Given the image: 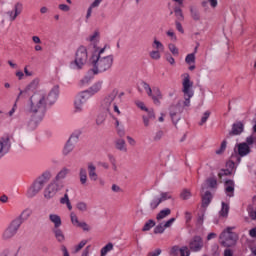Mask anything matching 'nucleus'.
Returning a JSON list of instances; mask_svg holds the SVG:
<instances>
[{"label":"nucleus","instance_id":"52","mask_svg":"<svg viewBox=\"0 0 256 256\" xmlns=\"http://www.w3.org/2000/svg\"><path fill=\"white\" fill-rule=\"evenodd\" d=\"M163 135H165V133L163 132V130L157 131L154 135L153 140L154 141H161V139H163Z\"/></svg>","mask_w":256,"mask_h":256},{"label":"nucleus","instance_id":"15","mask_svg":"<svg viewBox=\"0 0 256 256\" xmlns=\"http://www.w3.org/2000/svg\"><path fill=\"white\" fill-rule=\"evenodd\" d=\"M69 173H71V169L67 168V167H63L55 176L54 181L56 183H62L61 181H63V179H66V177L69 175Z\"/></svg>","mask_w":256,"mask_h":256},{"label":"nucleus","instance_id":"35","mask_svg":"<svg viewBox=\"0 0 256 256\" xmlns=\"http://www.w3.org/2000/svg\"><path fill=\"white\" fill-rule=\"evenodd\" d=\"M79 175L81 184L85 185V183H87V170H85V168H81Z\"/></svg>","mask_w":256,"mask_h":256},{"label":"nucleus","instance_id":"36","mask_svg":"<svg viewBox=\"0 0 256 256\" xmlns=\"http://www.w3.org/2000/svg\"><path fill=\"white\" fill-rule=\"evenodd\" d=\"M76 209H78V211H81V213H85V211L89 210V207L87 206V203L81 201L76 204Z\"/></svg>","mask_w":256,"mask_h":256},{"label":"nucleus","instance_id":"44","mask_svg":"<svg viewBox=\"0 0 256 256\" xmlns=\"http://www.w3.org/2000/svg\"><path fill=\"white\" fill-rule=\"evenodd\" d=\"M151 59H154L155 61H159L161 59V51L154 50L150 52Z\"/></svg>","mask_w":256,"mask_h":256},{"label":"nucleus","instance_id":"11","mask_svg":"<svg viewBox=\"0 0 256 256\" xmlns=\"http://www.w3.org/2000/svg\"><path fill=\"white\" fill-rule=\"evenodd\" d=\"M181 113H183V105L181 104V102H177L176 104H172L170 106V117L175 127H177L178 121L181 120V118H176V117Z\"/></svg>","mask_w":256,"mask_h":256},{"label":"nucleus","instance_id":"62","mask_svg":"<svg viewBox=\"0 0 256 256\" xmlns=\"http://www.w3.org/2000/svg\"><path fill=\"white\" fill-rule=\"evenodd\" d=\"M103 0H94V2L90 5L91 9H95V7H99Z\"/></svg>","mask_w":256,"mask_h":256},{"label":"nucleus","instance_id":"40","mask_svg":"<svg viewBox=\"0 0 256 256\" xmlns=\"http://www.w3.org/2000/svg\"><path fill=\"white\" fill-rule=\"evenodd\" d=\"M209 117H211V111H206L203 114V116H202L200 122L198 123V125H200V126L205 125V123H207V119H209Z\"/></svg>","mask_w":256,"mask_h":256},{"label":"nucleus","instance_id":"19","mask_svg":"<svg viewBox=\"0 0 256 256\" xmlns=\"http://www.w3.org/2000/svg\"><path fill=\"white\" fill-rule=\"evenodd\" d=\"M0 147V153H3V151L7 153V151H9V149L11 148V142H9V137H3L0 139Z\"/></svg>","mask_w":256,"mask_h":256},{"label":"nucleus","instance_id":"18","mask_svg":"<svg viewBox=\"0 0 256 256\" xmlns=\"http://www.w3.org/2000/svg\"><path fill=\"white\" fill-rule=\"evenodd\" d=\"M31 215H33V210L27 208L14 221H20V225H23V221H27Z\"/></svg>","mask_w":256,"mask_h":256},{"label":"nucleus","instance_id":"12","mask_svg":"<svg viewBox=\"0 0 256 256\" xmlns=\"http://www.w3.org/2000/svg\"><path fill=\"white\" fill-rule=\"evenodd\" d=\"M190 251L197 253L203 249V238L201 236H194L189 243Z\"/></svg>","mask_w":256,"mask_h":256},{"label":"nucleus","instance_id":"63","mask_svg":"<svg viewBox=\"0 0 256 256\" xmlns=\"http://www.w3.org/2000/svg\"><path fill=\"white\" fill-rule=\"evenodd\" d=\"M159 255H161V249H156L155 251H153V252H149L148 253V256H159Z\"/></svg>","mask_w":256,"mask_h":256},{"label":"nucleus","instance_id":"21","mask_svg":"<svg viewBox=\"0 0 256 256\" xmlns=\"http://www.w3.org/2000/svg\"><path fill=\"white\" fill-rule=\"evenodd\" d=\"M169 215H171V209L165 208L156 215V220L163 221V219H166V217H169Z\"/></svg>","mask_w":256,"mask_h":256},{"label":"nucleus","instance_id":"29","mask_svg":"<svg viewBox=\"0 0 256 256\" xmlns=\"http://www.w3.org/2000/svg\"><path fill=\"white\" fill-rule=\"evenodd\" d=\"M220 217H227L229 215V204L222 202V208L219 212Z\"/></svg>","mask_w":256,"mask_h":256},{"label":"nucleus","instance_id":"33","mask_svg":"<svg viewBox=\"0 0 256 256\" xmlns=\"http://www.w3.org/2000/svg\"><path fill=\"white\" fill-rule=\"evenodd\" d=\"M155 222L153 219L148 220L145 224L144 227L142 228V231H151V229H153V227H155Z\"/></svg>","mask_w":256,"mask_h":256},{"label":"nucleus","instance_id":"58","mask_svg":"<svg viewBox=\"0 0 256 256\" xmlns=\"http://www.w3.org/2000/svg\"><path fill=\"white\" fill-rule=\"evenodd\" d=\"M58 9H60V11H64L65 13H67V11H70L71 8L69 7V5L67 4H60L58 6Z\"/></svg>","mask_w":256,"mask_h":256},{"label":"nucleus","instance_id":"48","mask_svg":"<svg viewBox=\"0 0 256 256\" xmlns=\"http://www.w3.org/2000/svg\"><path fill=\"white\" fill-rule=\"evenodd\" d=\"M89 97H91V94L88 92V90L82 92L79 96L78 99H81L82 101H87V99H89Z\"/></svg>","mask_w":256,"mask_h":256},{"label":"nucleus","instance_id":"60","mask_svg":"<svg viewBox=\"0 0 256 256\" xmlns=\"http://www.w3.org/2000/svg\"><path fill=\"white\" fill-rule=\"evenodd\" d=\"M166 35H168V37H171L172 41H177V36L175 35V32H173L172 30L167 31Z\"/></svg>","mask_w":256,"mask_h":256},{"label":"nucleus","instance_id":"57","mask_svg":"<svg viewBox=\"0 0 256 256\" xmlns=\"http://www.w3.org/2000/svg\"><path fill=\"white\" fill-rule=\"evenodd\" d=\"M176 29L179 31V33H185V30L183 29V26L181 25V22L179 20L175 21Z\"/></svg>","mask_w":256,"mask_h":256},{"label":"nucleus","instance_id":"4","mask_svg":"<svg viewBox=\"0 0 256 256\" xmlns=\"http://www.w3.org/2000/svg\"><path fill=\"white\" fill-rule=\"evenodd\" d=\"M235 227H227L219 236V240L223 247H234L237 244L239 236L233 232Z\"/></svg>","mask_w":256,"mask_h":256},{"label":"nucleus","instance_id":"61","mask_svg":"<svg viewBox=\"0 0 256 256\" xmlns=\"http://www.w3.org/2000/svg\"><path fill=\"white\" fill-rule=\"evenodd\" d=\"M179 246H173L170 251V255L176 256L177 252L180 251Z\"/></svg>","mask_w":256,"mask_h":256},{"label":"nucleus","instance_id":"32","mask_svg":"<svg viewBox=\"0 0 256 256\" xmlns=\"http://www.w3.org/2000/svg\"><path fill=\"white\" fill-rule=\"evenodd\" d=\"M190 13H191V17L192 19H194V21H199V19H201V15L199 14V10L194 8V7H190Z\"/></svg>","mask_w":256,"mask_h":256},{"label":"nucleus","instance_id":"13","mask_svg":"<svg viewBox=\"0 0 256 256\" xmlns=\"http://www.w3.org/2000/svg\"><path fill=\"white\" fill-rule=\"evenodd\" d=\"M238 149V155L240 157H247L249 153H251V147H249V144L247 142H242L237 144Z\"/></svg>","mask_w":256,"mask_h":256},{"label":"nucleus","instance_id":"41","mask_svg":"<svg viewBox=\"0 0 256 256\" xmlns=\"http://www.w3.org/2000/svg\"><path fill=\"white\" fill-rule=\"evenodd\" d=\"M162 233H165V225L164 224H158L154 228V234L155 235H161Z\"/></svg>","mask_w":256,"mask_h":256},{"label":"nucleus","instance_id":"5","mask_svg":"<svg viewBox=\"0 0 256 256\" xmlns=\"http://www.w3.org/2000/svg\"><path fill=\"white\" fill-rule=\"evenodd\" d=\"M183 85V93L185 97L184 106L189 107L191 103V97H193V90L191 88L193 87V82H191V77L189 74H184V79L182 82Z\"/></svg>","mask_w":256,"mask_h":256},{"label":"nucleus","instance_id":"6","mask_svg":"<svg viewBox=\"0 0 256 256\" xmlns=\"http://www.w3.org/2000/svg\"><path fill=\"white\" fill-rule=\"evenodd\" d=\"M87 59H89L87 48L80 46L76 51L75 59L72 65H74L76 69H83V66L87 63Z\"/></svg>","mask_w":256,"mask_h":256},{"label":"nucleus","instance_id":"49","mask_svg":"<svg viewBox=\"0 0 256 256\" xmlns=\"http://www.w3.org/2000/svg\"><path fill=\"white\" fill-rule=\"evenodd\" d=\"M87 245V240H82L76 247L74 253H79Z\"/></svg>","mask_w":256,"mask_h":256},{"label":"nucleus","instance_id":"7","mask_svg":"<svg viewBox=\"0 0 256 256\" xmlns=\"http://www.w3.org/2000/svg\"><path fill=\"white\" fill-rule=\"evenodd\" d=\"M117 95H119V90L114 89L104 98L101 104L102 111H105V113H111L113 111V107L116 105L115 99H117Z\"/></svg>","mask_w":256,"mask_h":256},{"label":"nucleus","instance_id":"24","mask_svg":"<svg viewBox=\"0 0 256 256\" xmlns=\"http://www.w3.org/2000/svg\"><path fill=\"white\" fill-rule=\"evenodd\" d=\"M96 167L95 165H93V163H89L88 164V173H89V177L90 179H92V181H97V172L96 171Z\"/></svg>","mask_w":256,"mask_h":256},{"label":"nucleus","instance_id":"30","mask_svg":"<svg viewBox=\"0 0 256 256\" xmlns=\"http://www.w3.org/2000/svg\"><path fill=\"white\" fill-rule=\"evenodd\" d=\"M153 49H156V51H165V46H163V43L161 41L154 38V41L152 43Z\"/></svg>","mask_w":256,"mask_h":256},{"label":"nucleus","instance_id":"43","mask_svg":"<svg viewBox=\"0 0 256 256\" xmlns=\"http://www.w3.org/2000/svg\"><path fill=\"white\" fill-rule=\"evenodd\" d=\"M206 183L210 189H216L217 188V179L215 178H208L206 180Z\"/></svg>","mask_w":256,"mask_h":256},{"label":"nucleus","instance_id":"54","mask_svg":"<svg viewBox=\"0 0 256 256\" xmlns=\"http://www.w3.org/2000/svg\"><path fill=\"white\" fill-rule=\"evenodd\" d=\"M78 227L83 229V231H91V228L89 227V224L87 222L78 223Z\"/></svg>","mask_w":256,"mask_h":256},{"label":"nucleus","instance_id":"8","mask_svg":"<svg viewBox=\"0 0 256 256\" xmlns=\"http://www.w3.org/2000/svg\"><path fill=\"white\" fill-rule=\"evenodd\" d=\"M63 188V182H51L46 189L44 190L45 199H53L57 195L58 191H61Z\"/></svg>","mask_w":256,"mask_h":256},{"label":"nucleus","instance_id":"14","mask_svg":"<svg viewBox=\"0 0 256 256\" xmlns=\"http://www.w3.org/2000/svg\"><path fill=\"white\" fill-rule=\"evenodd\" d=\"M244 128H245V125L243 124V122L234 123L232 125V131L229 132V134L227 135V138L231 137V135H241Z\"/></svg>","mask_w":256,"mask_h":256},{"label":"nucleus","instance_id":"10","mask_svg":"<svg viewBox=\"0 0 256 256\" xmlns=\"http://www.w3.org/2000/svg\"><path fill=\"white\" fill-rule=\"evenodd\" d=\"M19 227H21V221H12L8 228L3 232V239H11L12 237H15L17 231H19Z\"/></svg>","mask_w":256,"mask_h":256},{"label":"nucleus","instance_id":"51","mask_svg":"<svg viewBox=\"0 0 256 256\" xmlns=\"http://www.w3.org/2000/svg\"><path fill=\"white\" fill-rule=\"evenodd\" d=\"M105 114H100L97 116L96 118V125L100 126V125H103V123H105Z\"/></svg>","mask_w":256,"mask_h":256},{"label":"nucleus","instance_id":"23","mask_svg":"<svg viewBox=\"0 0 256 256\" xmlns=\"http://www.w3.org/2000/svg\"><path fill=\"white\" fill-rule=\"evenodd\" d=\"M53 233L55 235V238L59 243H63L65 241V234H63V230L59 228H54Z\"/></svg>","mask_w":256,"mask_h":256},{"label":"nucleus","instance_id":"42","mask_svg":"<svg viewBox=\"0 0 256 256\" xmlns=\"http://www.w3.org/2000/svg\"><path fill=\"white\" fill-rule=\"evenodd\" d=\"M70 219H71L72 225H74L75 227H78L79 223H81L79 222V218L77 217V214L74 212H71Z\"/></svg>","mask_w":256,"mask_h":256},{"label":"nucleus","instance_id":"2","mask_svg":"<svg viewBox=\"0 0 256 256\" xmlns=\"http://www.w3.org/2000/svg\"><path fill=\"white\" fill-rule=\"evenodd\" d=\"M106 49L107 46H104L99 50H95L90 57V65L94 75L109 71V69L113 67V55L103 56Z\"/></svg>","mask_w":256,"mask_h":256},{"label":"nucleus","instance_id":"28","mask_svg":"<svg viewBox=\"0 0 256 256\" xmlns=\"http://www.w3.org/2000/svg\"><path fill=\"white\" fill-rule=\"evenodd\" d=\"M113 243L109 242L106 246H104L101 251H100V255L101 256H105L107 255L110 251H113Z\"/></svg>","mask_w":256,"mask_h":256},{"label":"nucleus","instance_id":"46","mask_svg":"<svg viewBox=\"0 0 256 256\" xmlns=\"http://www.w3.org/2000/svg\"><path fill=\"white\" fill-rule=\"evenodd\" d=\"M181 199H183L184 201H187V199H189L191 197V191L184 189L181 194H180Z\"/></svg>","mask_w":256,"mask_h":256},{"label":"nucleus","instance_id":"39","mask_svg":"<svg viewBox=\"0 0 256 256\" xmlns=\"http://www.w3.org/2000/svg\"><path fill=\"white\" fill-rule=\"evenodd\" d=\"M83 103H85V101H83L81 98H77L74 102L75 110L76 111H82L83 110Z\"/></svg>","mask_w":256,"mask_h":256},{"label":"nucleus","instance_id":"34","mask_svg":"<svg viewBox=\"0 0 256 256\" xmlns=\"http://www.w3.org/2000/svg\"><path fill=\"white\" fill-rule=\"evenodd\" d=\"M91 95H95V93H99L101 91V83L94 84L89 90H87Z\"/></svg>","mask_w":256,"mask_h":256},{"label":"nucleus","instance_id":"59","mask_svg":"<svg viewBox=\"0 0 256 256\" xmlns=\"http://www.w3.org/2000/svg\"><path fill=\"white\" fill-rule=\"evenodd\" d=\"M173 223H175V218H171L168 221H166L164 224L165 229H168V227H171Z\"/></svg>","mask_w":256,"mask_h":256},{"label":"nucleus","instance_id":"45","mask_svg":"<svg viewBox=\"0 0 256 256\" xmlns=\"http://www.w3.org/2000/svg\"><path fill=\"white\" fill-rule=\"evenodd\" d=\"M168 49L172 53V55H174V57H177L179 55V49L177 48V46H175V44H169Z\"/></svg>","mask_w":256,"mask_h":256},{"label":"nucleus","instance_id":"53","mask_svg":"<svg viewBox=\"0 0 256 256\" xmlns=\"http://www.w3.org/2000/svg\"><path fill=\"white\" fill-rule=\"evenodd\" d=\"M180 255L181 256H189L191 255V252H189V248L187 246H184L180 248Z\"/></svg>","mask_w":256,"mask_h":256},{"label":"nucleus","instance_id":"31","mask_svg":"<svg viewBox=\"0 0 256 256\" xmlns=\"http://www.w3.org/2000/svg\"><path fill=\"white\" fill-rule=\"evenodd\" d=\"M175 17L177 18L176 21H184L185 16H183V10L181 8L176 7L174 8Z\"/></svg>","mask_w":256,"mask_h":256},{"label":"nucleus","instance_id":"1","mask_svg":"<svg viewBox=\"0 0 256 256\" xmlns=\"http://www.w3.org/2000/svg\"><path fill=\"white\" fill-rule=\"evenodd\" d=\"M59 95V87L55 86L48 96L44 94L38 93L34 94L30 98V113L37 114L39 113L38 120L41 121L43 119V115L45 114V105L47 103L49 105H53L55 101H57V97Z\"/></svg>","mask_w":256,"mask_h":256},{"label":"nucleus","instance_id":"64","mask_svg":"<svg viewBox=\"0 0 256 256\" xmlns=\"http://www.w3.org/2000/svg\"><path fill=\"white\" fill-rule=\"evenodd\" d=\"M117 135H119V137H125V129L124 128H117Z\"/></svg>","mask_w":256,"mask_h":256},{"label":"nucleus","instance_id":"9","mask_svg":"<svg viewBox=\"0 0 256 256\" xmlns=\"http://www.w3.org/2000/svg\"><path fill=\"white\" fill-rule=\"evenodd\" d=\"M142 87L145 89L148 97H151L154 105H161V99H163V94H161V90H159V88H156V95H153V90L151 89L149 83L142 82Z\"/></svg>","mask_w":256,"mask_h":256},{"label":"nucleus","instance_id":"17","mask_svg":"<svg viewBox=\"0 0 256 256\" xmlns=\"http://www.w3.org/2000/svg\"><path fill=\"white\" fill-rule=\"evenodd\" d=\"M22 9H23V5L21 3H16L14 6L15 13L13 14V11L8 12L10 21H15V19H17V16L21 15Z\"/></svg>","mask_w":256,"mask_h":256},{"label":"nucleus","instance_id":"50","mask_svg":"<svg viewBox=\"0 0 256 256\" xmlns=\"http://www.w3.org/2000/svg\"><path fill=\"white\" fill-rule=\"evenodd\" d=\"M186 63L191 65V63H195V53L188 54L185 58Z\"/></svg>","mask_w":256,"mask_h":256},{"label":"nucleus","instance_id":"25","mask_svg":"<svg viewBox=\"0 0 256 256\" xmlns=\"http://www.w3.org/2000/svg\"><path fill=\"white\" fill-rule=\"evenodd\" d=\"M39 87V78H35L30 84L26 87V91H37Z\"/></svg>","mask_w":256,"mask_h":256},{"label":"nucleus","instance_id":"55","mask_svg":"<svg viewBox=\"0 0 256 256\" xmlns=\"http://www.w3.org/2000/svg\"><path fill=\"white\" fill-rule=\"evenodd\" d=\"M79 135H81V132H76V133H73L70 138H69V141L72 143V141L74 143H77V140L79 139Z\"/></svg>","mask_w":256,"mask_h":256},{"label":"nucleus","instance_id":"20","mask_svg":"<svg viewBox=\"0 0 256 256\" xmlns=\"http://www.w3.org/2000/svg\"><path fill=\"white\" fill-rule=\"evenodd\" d=\"M49 219H50L51 223L54 224V229H58L60 227V225L62 224L61 216H59L57 214H50Z\"/></svg>","mask_w":256,"mask_h":256},{"label":"nucleus","instance_id":"47","mask_svg":"<svg viewBox=\"0 0 256 256\" xmlns=\"http://www.w3.org/2000/svg\"><path fill=\"white\" fill-rule=\"evenodd\" d=\"M225 149H227V140H224L221 143L220 148L216 150V155H221L222 153H224Z\"/></svg>","mask_w":256,"mask_h":256},{"label":"nucleus","instance_id":"26","mask_svg":"<svg viewBox=\"0 0 256 256\" xmlns=\"http://www.w3.org/2000/svg\"><path fill=\"white\" fill-rule=\"evenodd\" d=\"M159 205H161V200L159 199V197H154L150 200L149 207L151 211H155V209H157Z\"/></svg>","mask_w":256,"mask_h":256},{"label":"nucleus","instance_id":"38","mask_svg":"<svg viewBox=\"0 0 256 256\" xmlns=\"http://www.w3.org/2000/svg\"><path fill=\"white\" fill-rule=\"evenodd\" d=\"M158 199L160 200V203H163V201H167V199H173V196H171V193L169 192H162Z\"/></svg>","mask_w":256,"mask_h":256},{"label":"nucleus","instance_id":"56","mask_svg":"<svg viewBox=\"0 0 256 256\" xmlns=\"http://www.w3.org/2000/svg\"><path fill=\"white\" fill-rule=\"evenodd\" d=\"M70 202V200H69V194H64V197H62L61 199H60V203L62 204V205H67L68 203Z\"/></svg>","mask_w":256,"mask_h":256},{"label":"nucleus","instance_id":"37","mask_svg":"<svg viewBox=\"0 0 256 256\" xmlns=\"http://www.w3.org/2000/svg\"><path fill=\"white\" fill-rule=\"evenodd\" d=\"M73 149H74L73 143L71 142V140H68V142L66 143V145L64 147L63 153L65 155H69V153H71V151H73Z\"/></svg>","mask_w":256,"mask_h":256},{"label":"nucleus","instance_id":"27","mask_svg":"<svg viewBox=\"0 0 256 256\" xmlns=\"http://www.w3.org/2000/svg\"><path fill=\"white\" fill-rule=\"evenodd\" d=\"M115 147L119 151H127V148L125 147V140L122 138H119L115 141Z\"/></svg>","mask_w":256,"mask_h":256},{"label":"nucleus","instance_id":"16","mask_svg":"<svg viewBox=\"0 0 256 256\" xmlns=\"http://www.w3.org/2000/svg\"><path fill=\"white\" fill-rule=\"evenodd\" d=\"M225 193L228 197L235 195V182H233V180H227L225 182Z\"/></svg>","mask_w":256,"mask_h":256},{"label":"nucleus","instance_id":"3","mask_svg":"<svg viewBox=\"0 0 256 256\" xmlns=\"http://www.w3.org/2000/svg\"><path fill=\"white\" fill-rule=\"evenodd\" d=\"M52 174L49 171H45L42 173L41 176H39L35 182L33 183V185L29 188L27 195L30 198L35 197V195H37L41 189H43V187H45V184L51 179Z\"/></svg>","mask_w":256,"mask_h":256},{"label":"nucleus","instance_id":"22","mask_svg":"<svg viewBox=\"0 0 256 256\" xmlns=\"http://www.w3.org/2000/svg\"><path fill=\"white\" fill-rule=\"evenodd\" d=\"M212 199L213 196L211 195V192L206 191L205 194L202 196V207H208Z\"/></svg>","mask_w":256,"mask_h":256}]
</instances>
